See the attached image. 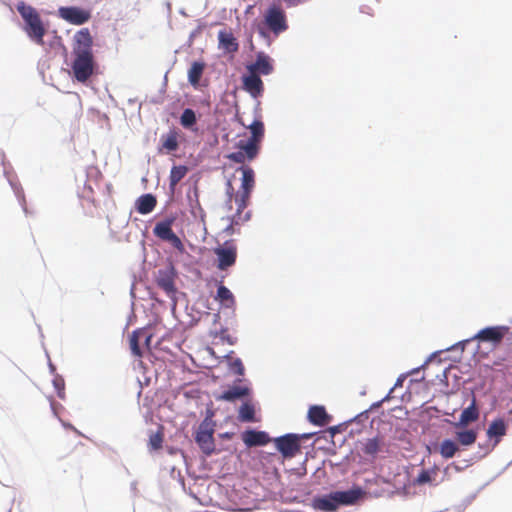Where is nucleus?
<instances>
[{"label": "nucleus", "mask_w": 512, "mask_h": 512, "mask_svg": "<svg viewBox=\"0 0 512 512\" xmlns=\"http://www.w3.org/2000/svg\"><path fill=\"white\" fill-rule=\"evenodd\" d=\"M479 416L480 412L477 407L476 398L473 395L471 403L462 411L459 421L455 422L453 425L456 429L465 428L470 423L476 422L479 419Z\"/></svg>", "instance_id": "nucleus-13"}, {"label": "nucleus", "mask_w": 512, "mask_h": 512, "mask_svg": "<svg viewBox=\"0 0 512 512\" xmlns=\"http://www.w3.org/2000/svg\"><path fill=\"white\" fill-rule=\"evenodd\" d=\"M458 450V445L450 439H446L440 444V454L445 459L454 457Z\"/></svg>", "instance_id": "nucleus-33"}, {"label": "nucleus", "mask_w": 512, "mask_h": 512, "mask_svg": "<svg viewBox=\"0 0 512 512\" xmlns=\"http://www.w3.org/2000/svg\"><path fill=\"white\" fill-rule=\"evenodd\" d=\"M455 435L459 444L462 446H471L476 442L478 432L474 429H458Z\"/></svg>", "instance_id": "nucleus-24"}, {"label": "nucleus", "mask_w": 512, "mask_h": 512, "mask_svg": "<svg viewBox=\"0 0 512 512\" xmlns=\"http://www.w3.org/2000/svg\"><path fill=\"white\" fill-rule=\"evenodd\" d=\"M157 285L169 296L173 295L176 291L173 277L168 273H160L157 278Z\"/></svg>", "instance_id": "nucleus-28"}, {"label": "nucleus", "mask_w": 512, "mask_h": 512, "mask_svg": "<svg viewBox=\"0 0 512 512\" xmlns=\"http://www.w3.org/2000/svg\"><path fill=\"white\" fill-rule=\"evenodd\" d=\"M360 489H351L347 491H335L329 495L316 497L313 499V507L322 511H334L340 505L354 504L361 496Z\"/></svg>", "instance_id": "nucleus-3"}, {"label": "nucleus", "mask_w": 512, "mask_h": 512, "mask_svg": "<svg viewBox=\"0 0 512 512\" xmlns=\"http://www.w3.org/2000/svg\"><path fill=\"white\" fill-rule=\"evenodd\" d=\"M180 123L185 128L192 127L196 123L195 112L190 108L185 109L180 117Z\"/></svg>", "instance_id": "nucleus-35"}, {"label": "nucleus", "mask_w": 512, "mask_h": 512, "mask_svg": "<svg viewBox=\"0 0 512 512\" xmlns=\"http://www.w3.org/2000/svg\"><path fill=\"white\" fill-rule=\"evenodd\" d=\"M308 419L312 424L323 427L330 423L331 416L323 406H312L308 411Z\"/></svg>", "instance_id": "nucleus-17"}, {"label": "nucleus", "mask_w": 512, "mask_h": 512, "mask_svg": "<svg viewBox=\"0 0 512 512\" xmlns=\"http://www.w3.org/2000/svg\"><path fill=\"white\" fill-rule=\"evenodd\" d=\"M227 158L231 160L232 162L238 163V164H244L246 161H248V158L245 157L243 151H236L233 153H230Z\"/></svg>", "instance_id": "nucleus-38"}, {"label": "nucleus", "mask_w": 512, "mask_h": 512, "mask_svg": "<svg viewBox=\"0 0 512 512\" xmlns=\"http://www.w3.org/2000/svg\"><path fill=\"white\" fill-rule=\"evenodd\" d=\"M171 226L172 220L158 222L153 229V233L156 237L169 242L177 251L183 253L185 246L181 239L173 232Z\"/></svg>", "instance_id": "nucleus-5"}, {"label": "nucleus", "mask_w": 512, "mask_h": 512, "mask_svg": "<svg viewBox=\"0 0 512 512\" xmlns=\"http://www.w3.org/2000/svg\"><path fill=\"white\" fill-rule=\"evenodd\" d=\"M384 445L383 437L376 436L374 438L367 439L363 447V452L367 455L375 456L383 450Z\"/></svg>", "instance_id": "nucleus-25"}, {"label": "nucleus", "mask_w": 512, "mask_h": 512, "mask_svg": "<svg viewBox=\"0 0 512 512\" xmlns=\"http://www.w3.org/2000/svg\"><path fill=\"white\" fill-rule=\"evenodd\" d=\"M157 205L156 197L152 194H144L136 201V210L140 214H148L152 212Z\"/></svg>", "instance_id": "nucleus-19"}, {"label": "nucleus", "mask_w": 512, "mask_h": 512, "mask_svg": "<svg viewBox=\"0 0 512 512\" xmlns=\"http://www.w3.org/2000/svg\"><path fill=\"white\" fill-rule=\"evenodd\" d=\"M243 88L253 98H258L264 91V85L259 75L249 73L242 78Z\"/></svg>", "instance_id": "nucleus-14"}, {"label": "nucleus", "mask_w": 512, "mask_h": 512, "mask_svg": "<svg viewBox=\"0 0 512 512\" xmlns=\"http://www.w3.org/2000/svg\"><path fill=\"white\" fill-rule=\"evenodd\" d=\"M229 369L238 376L244 375V366L240 358H233L231 355L226 356Z\"/></svg>", "instance_id": "nucleus-34"}, {"label": "nucleus", "mask_w": 512, "mask_h": 512, "mask_svg": "<svg viewBox=\"0 0 512 512\" xmlns=\"http://www.w3.org/2000/svg\"><path fill=\"white\" fill-rule=\"evenodd\" d=\"M238 419L242 422L255 421V407L250 401L244 402L240 406Z\"/></svg>", "instance_id": "nucleus-30"}, {"label": "nucleus", "mask_w": 512, "mask_h": 512, "mask_svg": "<svg viewBox=\"0 0 512 512\" xmlns=\"http://www.w3.org/2000/svg\"><path fill=\"white\" fill-rule=\"evenodd\" d=\"M142 335H144V330L138 329L131 333L129 336V346L131 349V352L134 356L141 358L143 356V352L140 348L139 341L142 338Z\"/></svg>", "instance_id": "nucleus-29"}, {"label": "nucleus", "mask_w": 512, "mask_h": 512, "mask_svg": "<svg viewBox=\"0 0 512 512\" xmlns=\"http://www.w3.org/2000/svg\"><path fill=\"white\" fill-rule=\"evenodd\" d=\"M163 435L159 432L152 433L149 437V444L153 449H159L162 446Z\"/></svg>", "instance_id": "nucleus-37"}, {"label": "nucleus", "mask_w": 512, "mask_h": 512, "mask_svg": "<svg viewBox=\"0 0 512 512\" xmlns=\"http://www.w3.org/2000/svg\"><path fill=\"white\" fill-rule=\"evenodd\" d=\"M218 40L220 46H222L227 52H236L239 48L237 39L230 31H219Z\"/></svg>", "instance_id": "nucleus-20"}, {"label": "nucleus", "mask_w": 512, "mask_h": 512, "mask_svg": "<svg viewBox=\"0 0 512 512\" xmlns=\"http://www.w3.org/2000/svg\"><path fill=\"white\" fill-rule=\"evenodd\" d=\"M215 299L225 308H234L236 304L234 295L224 285H219Z\"/></svg>", "instance_id": "nucleus-21"}, {"label": "nucleus", "mask_w": 512, "mask_h": 512, "mask_svg": "<svg viewBox=\"0 0 512 512\" xmlns=\"http://www.w3.org/2000/svg\"><path fill=\"white\" fill-rule=\"evenodd\" d=\"M0 162H2V157H0Z\"/></svg>", "instance_id": "nucleus-41"}, {"label": "nucleus", "mask_w": 512, "mask_h": 512, "mask_svg": "<svg viewBox=\"0 0 512 512\" xmlns=\"http://www.w3.org/2000/svg\"><path fill=\"white\" fill-rule=\"evenodd\" d=\"M53 386L57 391V395L60 399L65 398V381L61 376H56L53 379Z\"/></svg>", "instance_id": "nucleus-36"}, {"label": "nucleus", "mask_w": 512, "mask_h": 512, "mask_svg": "<svg viewBox=\"0 0 512 512\" xmlns=\"http://www.w3.org/2000/svg\"><path fill=\"white\" fill-rule=\"evenodd\" d=\"M238 170L242 172L241 186L239 191L234 194V187L232 183L230 181L227 183V194L229 197V202L234 199L237 206L236 213L231 218V224L226 228V231L229 234L234 232V225H238L240 222L249 220L250 212H247L244 216H242V213L247 208L251 193L255 187L254 170L247 165L241 166Z\"/></svg>", "instance_id": "nucleus-2"}, {"label": "nucleus", "mask_w": 512, "mask_h": 512, "mask_svg": "<svg viewBox=\"0 0 512 512\" xmlns=\"http://www.w3.org/2000/svg\"><path fill=\"white\" fill-rule=\"evenodd\" d=\"M249 392L250 390L248 387L233 386L227 391H224L220 396L217 397V399L225 401H235L236 399L249 395Z\"/></svg>", "instance_id": "nucleus-22"}, {"label": "nucleus", "mask_w": 512, "mask_h": 512, "mask_svg": "<svg viewBox=\"0 0 512 512\" xmlns=\"http://www.w3.org/2000/svg\"><path fill=\"white\" fill-rule=\"evenodd\" d=\"M93 37L88 28L77 31L73 37L71 64L72 76L79 83H86L96 66L93 55Z\"/></svg>", "instance_id": "nucleus-1"}, {"label": "nucleus", "mask_w": 512, "mask_h": 512, "mask_svg": "<svg viewBox=\"0 0 512 512\" xmlns=\"http://www.w3.org/2000/svg\"><path fill=\"white\" fill-rule=\"evenodd\" d=\"M58 13L63 20L73 25H82L91 19L90 10L77 6L60 7Z\"/></svg>", "instance_id": "nucleus-9"}, {"label": "nucleus", "mask_w": 512, "mask_h": 512, "mask_svg": "<svg viewBox=\"0 0 512 512\" xmlns=\"http://www.w3.org/2000/svg\"><path fill=\"white\" fill-rule=\"evenodd\" d=\"M179 132L175 129L170 130L168 133L163 134L160 138L161 147L159 152L166 151L171 153L179 148Z\"/></svg>", "instance_id": "nucleus-18"}, {"label": "nucleus", "mask_w": 512, "mask_h": 512, "mask_svg": "<svg viewBox=\"0 0 512 512\" xmlns=\"http://www.w3.org/2000/svg\"><path fill=\"white\" fill-rule=\"evenodd\" d=\"M217 256V268L221 271L227 270L236 263L237 247L232 242H225L223 246L214 249Z\"/></svg>", "instance_id": "nucleus-7"}, {"label": "nucleus", "mask_w": 512, "mask_h": 512, "mask_svg": "<svg viewBox=\"0 0 512 512\" xmlns=\"http://www.w3.org/2000/svg\"><path fill=\"white\" fill-rule=\"evenodd\" d=\"M204 69V63L198 61L192 63L190 69L188 70V80L191 85L197 86L199 84Z\"/></svg>", "instance_id": "nucleus-27"}, {"label": "nucleus", "mask_w": 512, "mask_h": 512, "mask_svg": "<svg viewBox=\"0 0 512 512\" xmlns=\"http://www.w3.org/2000/svg\"><path fill=\"white\" fill-rule=\"evenodd\" d=\"M142 338L145 339V345L149 348L152 339V334H148L146 331H144V335H142Z\"/></svg>", "instance_id": "nucleus-40"}, {"label": "nucleus", "mask_w": 512, "mask_h": 512, "mask_svg": "<svg viewBox=\"0 0 512 512\" xmlns=\"http://www.w3.org/2000/svg\"><path fill=\"white\" fill-rule=\"evenodd\" d=\"M438 468H433L430 470L423 469L416 479L414 480L415 485H424V484H432L437 476Z\"/></svg>", "instance_id": "nucleus-32"}, {"label": "nucleus", "mask_w": 512, "mask_h": 512, "mask_svg": "<svg viewBox=\"0 0 512 512\" xmlns=\"http://www.w3.org/2000/svg\"><path fill=\"white\" fill-rule=\"evenodd\" d=\"M251 131V137L248 139L260 145L264 137V124L261 120H254L251 125L248 126Z\"/></svg>", "instance_id": "nucleus-31"}, {"label": "nucleus", "mask_w": 512, "mask_h": 512, "mask_svg": "<svg viewBox=\"0 0 512 512\" xmlns=\"http://www.w3.org/2000/svg\"><path fill=\"white\" fill-rule=\"evenodd\" d=\"M188 168L184 165L173 166L169 175V186L172 190L186 176Z\"/></svg>", "instance_id": "nucleus-26"}, {"label": "nucleus", "mask_w": 512, "mask_h": 512, "mask_svg": "<svg viewBox=\"0 0 512 512\" xmlns=\"http://www.w3.org/2000/svg\"><path fill=\"white\" fill-rule=\"evenodd\" d=\"M237 148L238 150L244 152V155L246 158H248V161H252L257 157L260 150V145L250 140H240L237 143Z\"/></svg>", "instance_id": "nucleus-23"}, {"label": "nucleus", "mask_w": 512, "mask_h": 512, "mask_svg": "<svg viewBox=\"0 0 512 512\" xmlns=\"http://www.w3.org/2000/svg\"><path fill=\"white\" fill-rule=\"evenodd\" d=\"M307 0H284V2L288 5V6H297L299 4H302L304 2H306Z\"/></svg>", "instance_id": "nucleus-39"}, {"label": "nucleus", "mask_w": 512, "mask_h": 512, "mask_svg": "<svg viewBox=\"0 0 512 512\" xmlns=\"http://www.w3.org/2000/svg\"><path fill=\"white\" fill-rule=\"evenodd\" d=\"M508 425L503 418L494 419L488 426L486 435L493 441L492 448H495L507 433Z\"/></svg>", "instance_id": "nucleus-12"}, {"label": "nucleus", "mask_w": 512, "mask_h": 512, "mask_svg": "<svg viewBox=\"0 0 512 512\" xmlns=\"http://www.w3.org/2000/svg\"><path fill=\"white\" fill-rule=\"evenodd\" d=\"M17 10L25 21L24 30L28 37L36 44L43 45L46 29L36 9L26 5L24 2H20L17 5Z\"/></svg>", "instance_id": "nucleus-4"}, {"label": "nucleus", "mask_w": 512, "mask_h": 512, "mask_svg": "<svg viewBox=\"0 0 512 512\" xmlns=\"http://www.w3.org/2000/svg\"><path fill=\"white\" fill-rule=\"evenodd\" d=\"M265 23L274 34H279L288 29L284 11L276 5L268 8L265 14Z\"/></svg>", "instance_id": "nucleus-8"}, {"label": "nucleus", "mask_w": 512, "mask_h": 512, "mask_svg": "<svg viewBox=\"0 0 512 512\" xmlns=\"http://www.w3.org/2000/svg\"><path fill=\"white\" fill-rule=\"evenodd\" d=\"M508 333L509 327L507 326H491L481 329L473 339H477L482 342H489L496 347L502 342Z\"/></svg>", "instance_id": "nucleus-10"}, {"label": "nucleus", "mask_w": 512, "mask_h": 512, "mask_svg": "<svg viewBox=\"0 0 512 512\" xmlns=\"http://www.w3.org/2000/svg\"><path fill=\"white\" fill-rule=\"evenodd\" d=\"M195 441L206 455H211L215 450L213 430L201 425L196 433Z\"/></svg>", "instance_id": "nucleus-11"}, {"label": "nucleus", "mask_w": 512, "mask_h": 512, "mask_svg": "<svg viewBox=\"0 0 512 512\" xmlns=\"http://www.w3.org/2000/svg\"><path fill=\"white\" fill-rule=\"evenodd\" d=\"M242 440L247 447L263 446L271 440L264 431L247 430L242 434Z\"/></svg>", "instance_id": "nucleus-16"}, {"label": "nucleus", "mask_w": 512, "mask_h": 512, "mask_svg": "<svg viewBox=\"0 0 512 512\" xmlns=\"http://www.w3.org/2000/svg\"><path fill=\"white\" fill-rule=\"evenodd\" d=\"M247 70L249 73H253L256 75H269L273 71V65L269 56L264 53H259L257 55L256 61L247 66Z\"/></svg>", "instance_id": "nucleus-15"}, {"label": "nucleus", "mask_w": 512, "mask_h": 512, "mask_svg": "<svg viewBox=\"0 0 512 512\" xmlns=\"http://www.w3.org/2000/svg\"><path fill=\"white\" fill-rule=\"evenodd\" d=\"M278 451L284 458H293L301 450L300 437L296 434H286L274 439Z\"/></svg>", "instance_id": "nucleus-6"}]
</instances>
